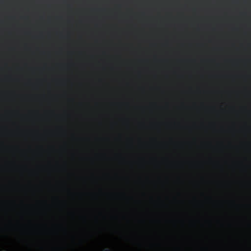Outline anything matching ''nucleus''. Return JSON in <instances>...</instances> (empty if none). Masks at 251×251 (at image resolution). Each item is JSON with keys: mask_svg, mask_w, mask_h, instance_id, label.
I'll return each instance as SVG.
<instances>
[{"mask_svg": "<svg viewBox=\"0 0 251 251\" xmlns=\"http://www.w3.org/2000/svg\"><path fill=\"white\" fill-rule=\"evenodd\" d=\"M106 251H109L108 250H106Z\"/></svg>", "mask_w": 251, "mask_h": 251, "instance_id": "f257e3e1", "label": "nucleus"}]
</instances>
